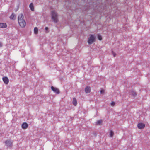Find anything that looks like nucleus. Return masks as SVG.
I'll list each match as a JSON object with an SVG mask.
<instances>
[{"mask_svg": "<svg viewBox=\"0 0 150 150\" xmlns=\"http://www.w3.org/2000/svg\"><path fill=\"white\" fill-rule=\"evenodd\" d=\"M18 21L20 26L24 28L26 25L25 21L24 19V16L22 14H19L18 17Z\"/></svg>", "mask_w": 150, "mask_h": 150, "instance_id": "nucleus-1", "label": "nucleus"}, {"mask_svg": "<svg viewBox=\"0 0 150 150\" xmlns=\"http://www.w3.org/2000/svg\"><path fill=\"white\" fill-rule=\"evenodd\" d=\"M51 15L52 19L54 22L57 23L58 22L57 15L54 11H53L51 12Z\"/></svg>", "mask_w": 150, "mask_h": 150, "instance_id": "nucleus-2", "label": "nucleus"}, {"mask_svg": "<svg viewBox=\"0 0 150 150\" xmlns=\"http://www.w3.org/2000/svg\"><path fill=\"white\" fill-rule=\"evenodd\" d=\"M90 37L88 38V42L89 44H92L93 42L95 41V38L94 35H90Z\"/></svg>", "mask_w": 150, "mask_h": 150, "instance_id": "nucleus-3", "label": "nucleus"}, {"mask_svg": "<svg viewBox=\"0 0 150 150\" xmlns=\"http://www.w3.org/2000/svg\"><path fill=\"white\" fill-rule=\"evenodd\" d=\"M51 89L53 91V92L57 94H58L59 93V89L57 88H55L54 87L52 86L51 87Z\"/></svg>", "mask_w": 150, "mask_h": 150, "instance_id": "nucleus-4", "label": "nucleus"}, {"mask_svg": "<svg viewBox=\"0 0 150 150\" xmlns=\"http://www.w3.org/2000/svg\"><path fill=\"white\" fill-rule=\"evenodd\" d=\"M145 127V125L144 124L140 123L138 124L137 127L139 129H143Z\"/></svg>", "mask_w": 150, "mask_h": 150, "instance_id": "nucleus-5", "label": "nucleus"}, {"mask_svg": "<svg viewBox=\"0 0 150 150\" xmlns=\"http://www.w3.org/2000/svg\"><path fill=\"white\" fill-rule=\"evenodd\" d=\"M5 143L8 146H11L12 144L13 141L10 140H7L5 142Z\"/></svg>", "mask_w": 150, "mask_h": 150, "instance_id": "nucleus-6", "label": "nucleus"}, {"mask_svg": "<svg viewBox=\"0 0 150 150\" xmlns=\"http://www.w3.org/2000/svg\"><path fill=\"white\" fill-rule=\"evenodd\" d=\"M28 124L26 122L23 123L22 125V128L23 129H25L28 127Z\"/></svg>", "mask_w": 150, "mask_h": 150, "instance_id": "nucleus-7", "label": "nucleus"}, {"mask_svg": "<svg viewBox=\"0 0 150 150\" xmlns=\"http://www.w3.org/2000/svg\"><path fill=\"white\" fill-rule=\"evenodd\" d=\"M3 80L4 83L6 84H7L9 82V79L7 77H3Z\"/></svg>", "mask_w": 150, "mask_h": 150, "instance_id": "nucleus-8", "label": "nucleus"}, {"mask_svg": "<svg viewBox=\"0 0 150 150\" xmlns=\"http://www.w3.org/2000/svg\"><path fill=\"white\" fill-rule=\"evenodd\" d=\"M7 27V25L6 23H0V28H4Z\"/></svg>", "mask_w": 150, "mask_h": 150, "instance_id": "nucleus-9", "label": "nucleus"}, {"mask_svg": "<svg viewBox=\"0 0 150 150\" xmlns=\"http://www.w3.org/2000/svg\"><path fill=\"white\" fill-rule=\"evenodd\" d=\"M85 92L86 93H88L91 91L90 87L89 86H87L85 88Z\"/></svg>", "mask_w": 150, "mask_h": 150, "instance_id": "nucleus-10", "label": "nucleus"}, {"mask_svg": "<svg viewBox=\"0 0 150 150\" xmlns=\"http://www.w3.org/2000/svg\"><path fill=\"white\" fill-rule=\"evenodd\" d=\"M73 103L74 105L76 106L77 104V100L75 98H73Z\"/></svg>", "mask_w": 150, "mask_h": 150, "instance_id": "nucleus-11", "label": "nucleus"}, {"mask_svg": "<svg viewBox=\"0 0 150 150\" xmlns=\"http://www.w3.org/2000/svg\"><path fill=\"white\" fill-rule=\"evenodd\" d=\"M29 7L32 11H33L34 10L33 4L32 3H31L29 5Z\"/></svg>", "mask_w": 150, "mask_h": 150, "instance_id": "nucleus-12", "label": "nucleus"}, {"mask_svg": "<svg viewBox=\"0 0 150 150\" xmlns=\"http://www.w3.org/2000/svg\"><path fill=\"white\" fill-rule=\"evenodd\" d=\"M38 29L37 27H35L34 28V32L35 34H37L38 33Z\"/></svg>", "mask_w": 150, "mask_h": 150, "instance_id": "nucleus-13", "label": "nucleus"}, {"mask_svg": "<svg viewBox=\"0 0 150 150\" xmlns=\"http://www.w3.org/2000/svg\"><path fill=\"white\" fill-rule=\"evenodd\" d=\"M110 137H112L114 135V132L112 130H110Z\"/></svg>", "mask_w": 150, "mask_h": 150, "instance_id": "nucleus-14", "label": "nucleus"}, {"mask_svg": "<svg viewBox=\"0 0 150 150\" xmlns=\"http://www.w3.org/2000/svg\"><path fill=\"white\" fill-rule=\"evenodd\" d=\"M14 17V15L13 13L10 16V18L11 19H13Z\"/></svg>", "mask_w": 150, "mask_h": 150, "instance_id": "nucleus-15", "label": "nucleus"}, {"mask_svg": "<svg viewBox=\"0 0 150 150\" xmlns=\"http://www.w3.org/2000/svg\"><path fill=\"white\" fill-rule=\"evenodd\" d=\"M98 40H102V37L101 35H98Z\"/></svg>", "mask_w": 150, "mask_h": 150, "instance_id": "nucleus-16", "label": "nucleus"}, {"mask_svg": "<svg viewBox=\"0 0 150 150\" xmlns=\"http://www.w3.org/2000/svg\"><path fill=\"white\" fill-rule=\"evenodd\" d=\"M102 122L103 121L102 120H99L97 121L96 123L97 124L100 125L101 124Z\"/></svg>", "mask_w": 150, "mask_h": 150, "instance_id": "nucleus-17", "label": "nucleus"}, {"mask_svg": "<svg viewBox=\"0 0 150 150\" xmlns=\"http://www.w3.org/2000/svg\"><path fill=\"white\" fill-rule=\"evenodd\" d=\"M115 102L112 101L111 103V105L112 106H114L115 105Z\"/></svg>", "mask_w": 150, "mask_h": 150, "instance_id": "nucleus-18", "label": "nucleus"}, {"mask_svg": "<svg viewBox=\"0 0 150 150\" xmlns=\"http://www.w3.org/2000/svg\"><path fill=\"white\" fill-rule=\"evenodd\" d=\"M104 90L103 89H101L100 91V92L101 93L103 94L104 93Z\"/></svg>", "mask_w": 150, "mask_h": 150, "instance_id": "nucleus-19", "label": "nucleus"}, {"mask_svg": "<svg viewBox=\"0 0 150 150\" xmlns=\"http://www.w3.org/2000/svg\"><path fill=\"white\" fill-rule=\"evenodd\" d=\"M112 54L114 56V57H115L116 56V54L114 52H112Z\"/></svg>", "mask_w": 150, "mask_h": 150, "instance_id": "nucleus-20", "label": "nucleus"}, {"mask_svg": "<svg viewBox=\"0 0 150 150\" xmlns=\"http://www.w3.org/2000/svg\"><path fill=\"white\" fill-rule=\"evenodd\" d=\"M48 28L47 27H46L45 28V29L46 30H47L48 29Z\"/></svg>", "mask_w": 150, "mask_h": 150, "instance_id": "nucleus-21", "label": "nucleus"}, {"mask_svg": "<svg viewBox=\"0 0 150 150\" xmlns=\"http://www.w3.org/2000/svg\"><path fill=\"white\" fill-rule=\"evenodd\" d=\"M1 44H0V46H1Z\"/></svg>", "mask_w": 150, "mask_h": 150, "instance_id": "nucleus-22", "label": "nucleus"}]
</instances>
